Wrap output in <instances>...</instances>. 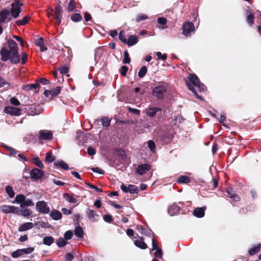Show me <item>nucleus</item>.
<instances>
[{
	"label": "nucleus",
	"instance_id": "3c124183",
	"mask_svg": "<svg viewBox=\"0 0 261 261\" xmlns=\"http://www.w3.org/2000/svg\"><path fill=\"white\" fill-rule=\"evenodd\" d=\"M12 257L13 258H17L21 255H22L21 251L20 249H17V250L11 253Z\"/></svg>",
	"mask_w": 261,
	"mask_h": 261
},
{
	"label": "nucleus",
	"instance_id": "f8f14e48",
	"mask_svg": "<svg viewBox=\"0 0 261 261\" xmlns=\"http://www.w3.org/2000/svg\"><path fill=\"white\" fill-rule=\"evenodd\" d=\"M4 111L5 113L10 114L12 116H19L20 114V109L8 106L5 108Z\"/></svg>",
	"mask_w": 261,
	"mask_h": 261
},
{
	"label": "nucleus",
	"instance_id": "72a5a7b5",
	"mask_svg": "<svg viewBox=\"0 0 261 261\" xmlns=\"http://www.w3.org/2000/svg\"><path fill=\"white\" fill-rule=\"evenodd\" d=\"M54 241L53 237L51 236L45 237L43 240V243L44 245L50 246Z\"/></svg>",
	"mask_w": 261,
	"mask_h": 261
},
{
	"label": "nucleus",
	"instance_id": "de8ad7c7",
	"mask_svg": "<svg viewBox=\"0 0 261 261\" xmlns=\"http://www.w3.org/2000/svg\"><path fill=\"white\" fill-rule=\"evenodd\" d=\"M247 21L250 25H252L254 23V16L252 13L247 15Z\"/></svg>",
	"mask_w": 261,
	"mask_h": 261
},
{
	"label": "nucleus",
	"instance_id": "c756f323",
	"mask_svg": "<svg viewBox=\"0 0 261 261\" xmlns=\"http://www.w3.org/2000/svg\"><path fill=\"white\" fill-rule=\"evenodd\" d=\"M227 194H228L229 197L234 201H238L240 200L239 196L233 193V192L231 190V189H228L227 190Z\"/></svg>",
	"mask_w": 261,
	"mask_h": 261
},
{
	"label": "nucleus",
	"instance_id": "79ce46f5",
	"mask_svg": "<svg viewBox=\"0 0 261 261\" xmlns=\"http://www.w3.org/2000/svg\"><path fill=\"white\" fill-rule=\"evenodd\" d=\"M128 192L131 194L138 193V189L137 186L133 185H129L128 186Z\"/></svg>",
	"mask_w": 261,
	"mask_h": 261
},
{
	"label": "nucleus",
	"instance_id": "f03ea898",
	"mask_svg": "<svg viewBox=\"0 0 261 261\" xmlns=\"http://www.w3.org/2000/svg\"><path fill=\"white\" fill-rule=\"evenodd\" d=\"M10 51L12 54L11 62L16 64L19 62L20 60V56L18 51V46L16 42L12 40L9 39L8 41Z\"/></svg>",
	"mask_w": 261,
	"mask_h": 261
},
{
	"label": "nucleus",
	"instance_id": "4be33fe9",
	"mask_svg": "<svg viewBox=\"0 0 261 261\" xmlns=\"http://www.w3.org/2000/svg\"><path fill=\"white\" fill-rule=\"evenodd\" d=\"M49 215L54 220H59L62 218V215L60 212L56 210L51 211Z\"/></svg>",
	"mask_w": 261,
	"mask_h": 261
},
{
	"label": "nucleus",
	"instance_id": "a19ab883",
	"mask_svg": "<svg viewBox=\"0 0 261 261\" xmlns=\"http://www.w3.org/2000/svg\"><path fill=\"white\" fill-rule=\"evenodd\" d=\"M55 160V158L51 152H47L46 154L45 161L47 163H51Z\"/></svg>",
	"mask_w": 261,
	"mask_h": 261
},
{
	"label": "nucleus",
	"instance_id": "e433bc0d",
	"mask_svg": "<svg viewBox=\"0 0 261 261\" xmlns=\"http://www.w3.org/2000/svg\"><path fill=\"white\" fill-rule=\"evenodd\" d=\"M56 243L58 247H62L67 244V241L65 239L60 238L57 241Z\"/></svg>",
	"mask_w": 261,
	"mask_h": 261
},
{
	"label": "nucleus",
	"instance_id": "052dcab7",
	"mask_svg": "<svg viewBox=\"0 0 261 261\" xmlns=\"http://www.w3.org/2000/svg\"><path fill=\"white\" fill-rule=\"evenodd\" d=\"M5 147L7 149V150L10 152V155L15 154L17 152V151L15 149H14L10 146H5Z\"/></svg>",
	"mask_w": 261,
	"mask_h": 261
},
{
	"label": "nucleus",
	"instance_id": "13d9d810",
	"mask_svg": "<svg viewBox=\"0 0 261 261\" xmlns=\"http://www.w3.org/2000/svg\"><path fill=\"white\" fill-rule=\"evenodd\" d=\"M125 33L124 31H121L120 33H119V39L122 41L124 43H125V42H126V39L125 38Z\"/></svg>",
	"mask_w": 261,
	"mask_h": 261
},
{
	"label": "nucleus",
	"instance_id": "6ab92c4d",
	"mask_svg": "<svg viewBox=\"0 0 261 261\" xmlns=\"http://www.w3.org/2000/svg\"><path fill=\"white\" fill-rule=\"evenodd\" d=\"M179 209L177 204L174 203L169 206L168 212L170 216H174L178 213Z\"/></svg>",
	"mask_w": 261,
	"mask_h": 261
},
{
	"label": "nucleus",
	"instance_id": "8fccbe9b",
	"mask_svg": "<svg viewBox=\"0 0 261 261\" xmlns=\"http://www.w3.org/2000/svg\"><path fill=\"white\" fill-rule=\"evenodd\" d=\"M28 22V18L24 17L23 18L20 20H18L16 21V24L18 25H23L25 24Z\"/></svg>",
	"mask_w": 261,
	"mask_h": 261
},
{
	"label": "nucleus",
	"instance_id": "a878e982",
	"mask_svg": "<svg viewBox=\"0 0 261 261\" xmlns=\"http://www.w3.org/2000/svg\"><path fill=\"white\" fill-rule=\"evenodd\" d=\"M10 14V11L8 9H5L0 12V22H4Z\"/></svg>",
	"mask_w": 261,
	"mask_h": 261
},
{
	"label": "nucleus",
	"instance_id": "7c9ffc66",
	"mask_svg": "<svg viewBox=\"0 0 261 261\" xmlns=\"http://www.w3.org/2000/svg\"><path fill=\"white\" fill-rule=\"evenodd\" d=\"M261 248V244H257L256 246L251 248L249 250V254L250 255H253L258 252Z\"/></svg>",
	"mask_w": 261,
	"mask_h": 261
},
{
	"label": "nucleus",
	"instance_id": "4d7b16f0",
	"mask_svg": "<svg viewBox=\"0 0 261 261\" xmlns=\"http://www.w3.org/2000/svg\"><path fill=\"white\" fill-rule=\"evenodd\" d=\"M128 71V67L126 66H122L120 69V73L122 76H125Z\"/></svg>",
	"mask_w": 261,
	"mask_h": 261
},
{
	"label": "nucleus",
	"instance_id": "2eb2a0df",
	"mask_svg": "<svg viewBox=\"0 0 261 261\" xmlns=\"http://www.w3.org/2000/svg\"><path fill=\"white\" fill-rule=\"evenodd\" d=\"M150 169V166L148 164H143L139 165L137 168V172L139 174L143 175Z\"/></svg>",
	"mask_w": 261,
	"mask_h": 261
},
{
	"label": "nucleus",
	"instance_id": "cd10ccee",
	"mask_svg": "<svg viewBox=\"0 0 261 261\" xmlns=\"http://www.w3.org/2000/svg\"><path fill=\"white\" fill-rule=\"evenodd\" d=\"M177 181L179 184H188L190 182V178L187 176L181 175L178 178Z\"/></svg>",
	"mask_w": 261,
	"mask_h": 261
},
{
	"label": "nucleus",
	"instance_id": "423d86ee",
	"mask_svg": "<svg viewBox=\"0 0 261 261\" xmlns=\"http://www.w3.org/2000/svg\"><path fill=\"white\" fill-rule=\"evenodd\" d=\"M62 7L60 5V2H59L56 7L55 12V16H54L52 14H49L48 15V17L50 18L52 17V18L55 17L56 19V23L58 24H59L61 22V19L62 17Z\"/></svg>",
	"mask_w": 261,
	"mask_h": 261
},
{
	"label": "nucleus",
	"instance_id": "0e129e2a",
	"mask_svg": "<svg viewBox=\"0 0 261 261\" xmlns=\"http://www.w3.org/2000/svg\"><path fill=\"white\" fill-rule=\"evenodd\" d=\"M60 72L62 74H65L68 72V68L66 66H63L60 68Z\"/></svg>",
	"mask_w": 261,
	"mask_h": 261
},
{
	"label": "nucleus",
	"instance_id": "4468645a",
	"mask_svg": "<svg viewBox=\"0 0 261 261\" xmlns=\"http://www.w3.org/2000/svg\"><path fill=\"white\" fill-rule=\"evenodd\" d=\"M86 213L88 218L90 221L95 222L98 221V217L99 216L94 211L90 208H88L86 210Z\"/></svg>",
	"mask_w": 261,
	"mask_h": 261
},
{
	"label": "nucleus",
	"instance_id": "ddd939ff",
	"mask_svg": "<svg viewBox=\"0 0 261 261\" xmlns=\"http://www.w3.org/2000/svg\"><path fill=\"white\" fill-rule=\"evenodd\" d=\"M43 172L38 168L33 169L30 171V176L32 178L38 179L41 178L43 176Z\"/></svg>",
	"mask_w": 261,
	"mask_h": 261
},
{
	"label": "nucleus",
	"instance_id": "e2e57ef3",
	"mask_svg": "<svg viewBox=\"0 0 261 261\" xmlns=\"http://www.w3.org/2000/svg\"><path fill=\"white\" fill-rule=\"evenodd\" d=\"M28 58V55L26 53L23 52L22 54V57H21V63L22 64H24L27 60Z\"/></svg>",
	"mask_w": 261,
	"mask_h": 261
},
{
	"label": "nucleus",
	"instance_id": "2f4dec72",
	"mask_svg": "<svg viewBox=\"0 0 261 261\" xmlns=\"http://www.w3.org/2000/svg\"><path fill=\"white\" fill-rule=\"evenodd\" d=\"M32 162L34 164H35L39 168L42 169L44 167V165L41 162V161L39 159L38 157H35L32 159Z\"/></svg>",
	"mask_w": 261,
	"mask_h": 261
},
{
	"label": "nucleus",
	"instance_id": "bf43d9fd",
	"mask_svg": "<svg viewBox=\"0 0 261 261\" xmlns=\"http://www.w3.org/2000/svg\"><path fill=\"white\" fill-rule=\"evenodd\" d=\"M10 102L11 104H12L14 106H19L20 104V102L18 101V100L14 97H12L10 99Z\"/></svg>",
	"mask_w": 261,
	"mask_h": 261
},
{
	"label": "nucleus",
	"instance_id": "69168bd1",
	"mask_svg": "<svg viewBox=\"0 0 261 261\" xmlns=\"http://www.w3.org/2000/svg\"><path fill=\"white\" fill-rule=\"evenodd\" d=\"M158 21L159 24L165 25L167 23V20L164 17H159L158 18Z\"/></svg>",
	"mask_w": 261,
	"mask_h": 261
},
{
	"label": "nucleus",
	"instance_id": "f257e3e1",
	"mask_svg": "<svg viewBox=\"0 0 261 261\" xmlns=\"http://www.w3.org/2000/svg\"><path fill=\"white\" fill-rule=\"evenodd\" d=\"M185 82L189 89L193 92L197 98L201 100H203V99L202 97L197 93L193 86L191 84V83H192L194 86L198 89L200 92H204L206 90V87L203 84L200 83L197 76L194 74H191L189 75V80H186Z\"/></svg>",
	"mask_w": 261,
	"mask_h": 261
},
{
	"label": "nucleus",
	"instance_id": "c9c22d12",
	"mask_svg": "<svg viewBox=\"0 0 261 261\" xmlns=\"http://www.w3.org/2000/svg\"><path fill=\"white\" fill-rule=\"evenodd\" d=\"M147 72V67L145 66H142L138 72V76L140 78L143 77Z\"/></svg>",
	"mask_w": 261,
	"mask_h": 261
},
{
	"label": "nucleus",
	"instance_id": "f3484780",
	"mask_svg": "<svg viewBox=\"0 0 261 261\" xmlns=\"http://www.w3.org/2000/svg\"><path fill=\"white\" fill-rule=\"evenodd\" d=\"M40 88V85L38 83L29 84L23 86V89L25 91H30L33 89L35 90L36 93H38Z\"/></svg>",
	"mask_w": 261,
	"mask_h": 261
},
{
	"label": "nucleus",
	"instance_id": "4c0bfd02",
	"mask_svg": "<svg viewBox=\"0 0 261 261\" xmlns=\"http://www.w3.org/2000/svg\"><path fill=\"white\" fill-rule=\"evenodd\" d=\"M6 192L10 198L14 197L15 192L11 186H8L6 187Z\"/></svg>",
	"mask_w": 261,
	"mask_h": 261
},
{
	"label": "nucleus",
	"instance_id": "f704fd0d",
	"mask_svg": "<svg viewBox=\"0 0 261 261\" xmlns=\"http://www.w3.org/2000/svg\"><path fill=\"white\" fill-rule=\"evenodd\" d=\"M158 111L156 108H150L146 110V113L148 116H154Z\"/></svg>",
	"mask_w": 261,
	"mask_h": 261
},
{
	"label": "nucleus",
	"instance_id": "ea45409f",
	"mask_svg": "<svg viewBox=\"0 0 261 261\" xmlns=\"http://www.w3.org/2000/svg\"><path fill=\"white\" fill-rule=\"evenodd\" d=\"M102 54V51L101 49H97L95 51V55H94V60L96 63H97L100 58Z\"/></svg>",
	"mask_w": 261,
	"mask_h": 261
},
{
	"label": "nucleus",
	"instance_id": "bb28decb",
	"mask_svg": "<svg viewBox=\"0 0 261 261\" xmlns=\"http://www.w3.org/2000/svg\"><path fill=\"white\" fill-rule=\"evenodd\" d=\"M74 234L79 238H83L84 231L83 228L80 226L76 227L74 229Z\"/></svg>",
	"mask_w": 261,
	"mask_h": 261
},
{
	"label": "nucleus",
	"instance_id": "603ef678",
	"mask_svg": "<svg viewBox=\"0 0 261 261\" xmlns=\"http://www.w3.org/2000/svg\"><path fill=\"white\" fill-rule=\"evenodd\" d=\"M123 62L124 64H129L130 62V58L129 57V54L127 51H124Z\"/></svg>",
	"mask_w": 261,
	"mask_h": 261
},
{
	"label": "nucleus",
	"instance_id": "6e6552de",
	"mask_svg": "<svg viewBox=\"0 0 261 261\" xmlns=\"http://www.w3.org/2000/svg\"><path fill=\"white\" fill-rule=\"evenodd\" d=\"M166 91V88L163 86L155 87L152 90V95L156 98L162 99Z\"/></svg>",
	"mask_w": 261,
	"mask_h": 261
},
{
	"label": "nucleus",
	"instance_id": "b1692460",
	"mask_svg": "<svg viewBox=\"0 0 261 261\" xmlns=\"http://www.w3.org/2000/svg\"><path fill=\"white\" fill-rule=\"evenodd\" d=\"M140 240H136L134 242V244L137 247L142 249H145L147 248V246L144 242V238L141 237Z\"/></svg>",
	"mask_w": 261,
	"mask_h": 261
},
{
	"label": "nucleus",
	"instance_id": "c85d7f7f",
	"mask_svg": "<svg viewBox=\"0 0 261 261\" xmlns=\"http://www.w3.org/2000/svg\"><path fill=\"white\" fill-rule=\"evenodd\" d=\"M54 165L56 166H59L64 170H67L69 169L68 164L62 160L56 161L54 163Z\"/></svg>",
	"mask_w": 261,
	"mask_h": 261
},
{
	"label": "nucleus",
	"instance_id": "20e7f679",
	"mask_svg": "<svg viewBox=\"0 0 261 261\" xmlns=\"http://www.w3.org/2000/svg\"><path fill=\"white\" fill-rule=\"evenodd\" d=\"M36 208L40 213L47 214L50 212V208L47 202L44 201H39L36 203Z\"/></svg>",
	"mask_w": 261,
	"mask_h": 261
},
{
	"label": "nucleus",
	"instance_id": "37998d69",
	"mask_svg": "<svg viewBox=\"0 0 261 261\" xmlns=\"http://www.w3.org/2000/svg\"><path fill=\"white\" fill-rule=\"evenodd\" d=\"M71 19L74 22H79L82 19V16L79 13H74L71 15Z\"/></svg>",
	"mask_w": 261,
	"mask_h": 261
},
{
	"label": "nucleus",
	"instance_id": "a18cd8bd",
	"mask_svg": "<svg viewBox=\"0 0 261 261\" xmlns=\"http://www.w3.org/2000/svg\"><path fill=\"white\" fill-rule=\"evenodd\" d=\"M20 250L21 251L22 255H23L31 253L34 251V248L33 247H29L27 248L21 249Z\"/></svg>",
	"mask_w": 261,
	"mask_h": 261
},
{
	"label": "nucleus",
	"instance_id": "c03bdc74",
	"mask_svg": "<svg viewBox=\"0 0 261 261\" xmlns=\"http://www.w3.org/2000/svg\"><path fill=\"white\" fill-rule=\"evenodd\" d=\"M111 119L108 117H104L101 119L102 125L105 127H108L110 125Z\"/></svg>",
	"mask_w": 261,
	"mask_h": 261
},
{
	"label": "nucleus",
	"instance_id": "680f3d73",
	"mask_svg": "<svg viewBox=\"0 0 261 261\" xmlns=\"http://www.w3.org/2000/svg\"><path fill=\"white\" fill-rule=\"evenodd\" d=\"M87 153L89 155L92 156L96 153V151L93 148L89 147L87 149Z\"/></svg>",
	"mask_w": 261,
	"mask_h": 261
},
{
	"label": "nucleus",
	"instance_id": "dca6fc26",
	"mask_svg": "<svg viewBox=\"0 0 261 261\" xmlns=\"http://www.w3.org/2000/svg\"><path fill=\"white\" fill-rule=\"evenodd\" d=\"M1 55L2 56V61H6L8 59H10L11 61L12 54L11 52L6 48L4 47L2 48L1 50Z\"/></svg>",
	"mask_w": 261,
	"mask_h": 261
},
{
	"label": "nucleus",
	"instance_id": "393cba45",
	"mask_svg": "<svg viewBox=\"0 0 261 261\" xmlns=\"http://www.w3.org/2000/svg\"><path fill=\"white\" fill-rule=\"evenodd\" d=\"M63 197L67 201L71 203H75L77 201L75 197L68 193H64L63 194Z\"/></svg>",
	"mask_w": 261,
	"mask_h": 261
},
{
	"label": "nucleus",
	"instance_id": "49530a36",
	"mask_svg": "<svg viewBox=\"0 0 261 261\" xmlns=\"http://www.w3.org/2000/svg\"><path fill=\"white\" fill-rule=\"evenodd\" d=\"M148 16L144 14H139L137 15L136 20L137 22H139L142 20L147 19Z\"/></svg>",
	"mask_w": 261,
	"mask_h": 261
},
{
	"label": "nucleus",
	"instance_id": "412c9836",
	"mask_svg": "<svg viewBox=\"0 0 261 261\" xmlns=\"http://www.w3.org/2000/svg\"><path fill=\"white\" fill-rule=\"evenodd\" d=\"M154 250H156L155 252V257L161 258L162 257V250L161 248H158L155 243L154 239H152V251Z\"/></svg>",
	"mask_w": 261,
	"mask_h": 261
},
{
	"label": "nucleus",
	"instance_id": "7ed1b4c3",
	"mask_svg": "<svg viewBox=\"0 0 261 261\" xmlns=\"http://www.w3.org/2000/svg\"><path fill=\"white\" fill-rule=\"evenodd\" d=\"M12 203L20 204V207L21 208H23L25 206L34 205V203L31 199H26L25 196L22 194H19L16 195L15 200L12 201Z\"/></svg>",
	"mask_w": 261,
	"mask_h": 261
},
{
	"label": "nucleus",
	"instance_id": "774afa93",
	"mask_svg": "<svg viewBox=\"0 0 261 261\" xmlns=\"http://www.w3.org/2000/svg\"><path fill=\"white\" fill-rule=\"evenodd\" d=\"M91 169L93 172L99 173L100 174H103L104 173L103 171L98 167H93Z\"/></svg>",
	"mask_w": 261,
	"mask_h": 261
},
{
	"label": "nucleus",
	"instance_id": "864d4df0",
	"mask_svg": "<svg viewBox=\"0 0 261 261\" xmlns=\"http://www.w3.org/2000/svg\"><path fill=\"white\" fill-rule=\"evenodd\" d=\"M156 55L158 57V59H161L162 60H165L167 59V55L166 54H162L161 52L158 51L156 53Z\"/></svg>",
	"mask_w": 261,
	"mask_h": 261
},
{
	"label": "nucleus",
	"instance_id": "338daca9",
	"mask_svg": "<svg viewBox=\"0 0 261 261\" xmlns=\"http://www.w3.org/2000/svg\"><path fill=\"white\" fill-rule=\"evenodd\" d=\"M66 261H71L73 258V255L70 253H67L65 256Z\"/></svg>",
	"mask_w": 261,
	"mask_h": 261
},
{
	"label": "nucleus",
	"instance_id": "aec40b11",
	"mask_svg": "<svg viewBox=\"0 0 261 261\" xmlns=\"http://www.w3.org/2000/svg\"><path fill=\"white\" fill-rule=\"evenodd\" d=\"M206 209L205 207H197L193 211V215L198 218H202L204 216V212Z\"/></svg>",
	"mask_w": 261,
	"mask_h": 261
},
{
	"label": "nucleus",
	"instance_id": "5fc2aeb1",
	"mask_svg": "<svg viewBox=\"0 0 261 261\" xmlns=\"http://www.w3.org/2000/svg\"><path fill=\"white\" fill-rule=\"evenodd\" d=\"M73 233L71 230L67 231L64 234L65 239L67 241L71 239Z\"/></svg>",
	"mask_w": 261,
	"mask_h": 261
},
{
	"label": "nucleus",
	"instance_id": "1a4fd4ad",
	"mask_svg": "<svg viewBox=\"0 0 261 261\" xmlns=\"http://www.w3.org/2000/svg\"><path fill=\"white\" fill-rule=\"evenodd\" d=\"M20 7L21 5L17 1H16L12 4L11 13L13 18H16L19 16V13L21 12Z\"/></svg>",
	"mask_w": 261,
	"mask_h": 261
},
{
	"label": "nucleus",
	"instance_id": "9b49d317",
	"mask_svg": "<svg viewBox=\"0 0 261 261\" xmlns=\"http://www.w3.org/2000/svg\"><path fill=\"white\" fill-rule=\"evenodd\" d=\"M61 90V87L57 86L54 89H51L50 90H45L44 92V94L45 97L51 99L53 97L57 96L60 93Z\"/></svg>",
	"mask_w": 261,
	"mask_h": 261
},
{
	"label": "nucleus",
	"instance_id": "9d476101",
	"mask_svg": "<svg viewBox=\"0 0 261 261\" xmlns=\"http://www.w3.org/2000/svg\"><path fill=\"white\" fill-rule=\"evenodd\" d=\"M39 139L40 140H51L53 137V134L49 130H40L39 132Z\"/></svg>",
	"mask_w": 261,
	"mask_h": 261
},
{
	"label": "nucleus",
	"instance_id": "5701e85b",
	"mask_svg": "<svg viewBox=\"0 0 261 261\" xmlns=\"http://www.w3.org/2000/svg\"><path fill=\"white\" fill-rule=\"evenodd\" d=\"M138 42V38L135 35H131L129 36L128 40L126 39V42H125V44H126L128 46H132Z\"/></svg>",
	"mask_w": 261,
	"mask_h": 261
},
{
	"label": "nucleus",
	"instance_id": "09e8293b",
	"mask_svg": "<svg viewBox=\"0 0 261 261\" xmlns=\"http://www.w3.org/2000/svg\"><path fill=\"white\" fill-rule=\"evenodd\" d=\"M75 7V2L74 0H70L68 6V11H73Z\"/></svg>",
	"mask_w": 261,
	"mask_h": 261
},
{
	"label": "nucleus",
	"instance_id": "58836bf2",
	"mask_svg": "<svg viewBox=\"0 0 261 261\" xmlns=\"http://www.w3.org/2000/svg\"><path fill=\"white\" fill-rule=\"evenodd\" d=\"M148 147L152 153H155L156 146L154 142L152 140H149L147 142Z\"/></svg>",
	"mask_w": 261,
	"mask_h": 261
},
{
	"label": "nucleus",
	"instance_id": "39448f33",
	"mask_svg": "<svg viewBox=\"0 0 261 261\" xmlns=\"http://www.w3.org/2000/svg\"><path fill=\"white\" fill-rule=\"evenodd\" d=\"M1 211L4 214L12 213L19 215V208L13 205H3L0 207Z\"/></svg>",
	"mask_w": 261,
	"mask_h": 261
},
{
	"label": "nucleus",
	"instance_id": "473e14b6",
	"mask_svg": "<svg viewBox=\"0 0 261 261\" xmlns=\"http://www.w3.org/2000/svg\"><path fill=\"white\" fill-rule=\"evenodd\" d=\"M31 214V211L29 208H22L19 210V215L23 216V217H27L30 216Z\"/></svg>",
	"mask_w": 261,
	"mask_h": 261
},
{
	"label": "nucleus",
	"instance_id": "a211bd4d",
	"mask_svg": "<svg viewBox=\"0 0 261 261\" xmlns=\"http://www.w3.org/2000/svg\"><path fill=\"white\" fill-rule=\"evenodd\" d=\"M34 227V224L32 222H25L21 224L18 228L19 232L27 231L31 229Z\"/></svg>",
	"mask_w": 261,
	"mask_h": 261
},
{
	"label": "nucleus",
	"instance_id": "6e6d98bb",
	"mask_svg": "<svg viewBox=\"0 0 261 261\" xmlns=\"http://www.w3.org/2000/svg\"><path fill=\"white\" fill-rule=\"evenodd\" d=\"M36 83H38L39 84L42 83L43 85H48L49 84V81L46 79L40 78L36 81Z\"/></svg>",
	"mask_w": 261,
	"mask_h": 261
},
{
	"label": "nucleus",
	"instance_id": "0eeeda50",
	"mask_svg": "<svg viewBox=\"0 0 261 261\" xmlns=\"http://www.w3.org/2000/svg\"><path fill=\"white\" fill-rule=\"evenodd\" d=\"M182 30L184 35L187 37L190 36L191 33L195 31L194 25L193 23L187 21L183 24Z\"/></svg>",
	"mask_w": 261,
	"mask_h": 261
}]
</instances>
